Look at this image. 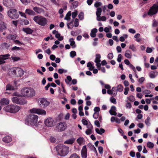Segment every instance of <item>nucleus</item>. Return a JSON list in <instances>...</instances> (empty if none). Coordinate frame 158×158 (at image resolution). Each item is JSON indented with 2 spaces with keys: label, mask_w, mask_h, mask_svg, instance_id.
I'll list each match as a JSON object with an SVG mask.
<instances>
[{
  "label": "nucleus",
  "mask_w": 158,
  "mask_h": 158,
  "mask_svg": "<svg viewBox=\"0 0 158 158\" xmlns=\"http://www.w3.org/2000/svg\"><path fill=\"white\" fill-rule=\"evenodd\" d=\"M11 58L14 61H16L19 60H20V58L18 57H14L11 56Z\"/></svg>",
  "instance_id": "5fc2aeb1"
},
{
  "label": "nucleus",
  "mask_w": 158,
  "mask_h": 158,
  "mask_svg": "<svg viewBox=\"0 0 158 158\" xmlns=\"http://www.w3.org/2000/svg\"><path fill=\"white\" fill-rule=\"evenodd\" d=\"M71 15V11L68 12L66 15V16L64 18V19L68 20H70V16Z\"/></svg>",
  "instance_id": "4c0bfd02"
},
{
  "label": "nucleus",
  "mask_w": 158,
  "mask_h": 158,
  "mask_svg": "<svg viewBox=\"0 0 158 158\" xmlns=\"http://www.w3.org/2000/svg\"><path fill=\"white\" fill-rule=\"evenodd\" d=\"M39 101L40 103V105L41 107H43V108L47 106L50 103V102L48 101L46 99L43 98H40Z\"/></svg>",
  "instance_id": "f8f14e48"
},
{
  "label": "nucleus",
  "mask_w": 158,
  "mask_h": 158,
  "mask_svg": "<svg viewBox=\"0 0 158 158\" xmlns=\"http://www.w3.org/2000/svg\"><path fill=\"white\" fill-rule=\"evenodd\" d=\"M9 100L8 99L3 98L0 101V103L2 105H7L9 103Z\"/></svg>",
  "instance_id": "aec40b11"
},
{
  "label": "nucleus",
  "mask_w": 158,
  "mask_h": 158,
  "mask_svg": "<svg viewBox=\"0 0 158 158\" xmlns=\"http://www.w3.org/2000/svg\"><path fill=\"white\" fill-rule=\"evenodd\" d=\"M72 81V78L69 76H68L67 77V79L65 80V81L66 83L67 84H69L70 81Z\"/></svg>",
  "instance_id": "e433bc0d"
},
{
  "label": "nucleus",
  "mask_w": 158,
  "mask_h": 158,
  "mask_svg": "<svg viewBox=\"0 0 158 158\" xmlns=\"http://www.w3.org/2000/svg\"><path fill=\"white\" fill-rule=\"evenodd\" d=\"M8 16L11 19H17L19 16L17 10L15 9H10L7 12Z\"/></svg>",
  "instance_id": "423d86ee"
},
{
  "label": "nucleus",
  "mask_w": 158,
  "mask_h": 158,
  "mask_svg": "<svg viewBox=\"0 0 158 158\" xmlns=\"http://www.w3.org/2000/svg\"><path fill=\"white\" fill-rule=\"evenodd\" d=\"M99 116V113L94 112L93 115V117L95 119H96L98 118Z\"/></svg>",
  "instance_id": "6e6d98bb"
},
{
  "label": "nucleus",
  "mask_w": 158,
  "mask_h": 158,
  "mask_svg": "<svg viewBox=\"0 0 158 158\" xmlns=\"http://www.w3.org/2000/svg\"><path fill=\"white\" fill-rule=\"evenodd\" d=\"M12 140L11 137L9 136H6L5 137L3 138L2 140L4 142L6 143H9L11 142Z\"/></svg>",
  "instance_id": "412c9836"
},
{
  "label": "nucleus",
  "mask_w": 158,
  "mask_h": 158,
  "mask_svg": "<svg viewBox=\"0 0 158 158\" xmlns=\"http://www.w3.org/2000/svg\"><path fill=\"white\" fill-rule=\"evenodd\" d=\"M38 117L37 115L33 114H30L27 117V120L28 123L31 125H34L36 127L38 126L39 124L42 123L40 121L37 123Z\"/></svg>",
  "instance_id": "7ed1b4c3"
},
{
  "label": "nucleus",
  "mask_w": 158,
  "mask_h": 158,
  "mask_svg": "<svg viewBox=\"0 0 158 158\" xmlns=\"http://www.w3.org/2000/svg\"><path fill=\"white\" fill-rule=\"evenodd\" d=\"M3 3L5 6L9 8L12 7L14 5L12 0H3Z\"/></svg>",
  "instance_id": "ddd939ff"
},
{
  "label": "nucleus",
  "mask_w": 158,
  "mask_h": 158,
  "mask_svg": "<svg viewBox=\"0 0 158 158\" xmlns=\"http://www.w3.org/2000/svg\"><path fill=\"white\" fill-rule=\"evenodd\" d=\"M116 108L114 106H112L111 107L110 110H109V113L112 115H116L117 113L115 110H116Z\"/></svg>",
  "instance_id": "a211bd4d"
},
{
  "label": "nucleus",
  "mask_w": 158,
  "mask_h": 158,
  "mask_svg": "<svg viewBox=\"0 0 158 158\" xmlns=\"http://www.w3.org/2000/svg\"><path fill=\"white\" fill-rule=\"evenodd\" d=\"M122 57V56L121 55V54H119L118 55V58L117 59V60L118 62H121Z\"/></svg>",
  "instance_id": "4d7b16f0"
},
{
  "label": "nucleus",
  "mask_w": 158,
  "mask_h": 158,
  "mask_svg": "<svg viewBox=\"0 0 158 158\" xmlns=\"http://www.w3.org/2000/svg\"><path fill=\"white\" fill-rule=\"evenodd\" d=\"M58 154L61 156L66 155L69 152V148L62 144H59L56 147Z\"/></svg>",
  "instance_id": "f257e3e1"
},
{
  "label": "nucleus",
  "mask_w": 158,
  "mask_h": 158,
  "mask_svg": "<svg viewBox=\"0 0 158 158\" xmlns=\"http://www.w3.org/2000/svg\"><path fill=\"white\" fill-rule=\"evenodd\" d=\"M158 12V2L153 4L152 6L150 7L148 11V14L150 15H152L156 14Z\"/></svg>",
  "instance_id": "0eeeda50"
},
{
  "label": "nucleus",
  "mask_w": 158,
  "mask_h": 158,
  "mask_svg": "<svg viewBox=\"0 0 158 158\" xmlns=\"http://www.w3.org/2000/svg\"><path fill=\"white\" fill-rule=\"evenodd\" d=\"M75 140L74 139H69L67 140L64 142L65 143L68 144H72L73 143Z\"/></svg>",
  "instance_id": "c9c22d12"
},
{
  "label": "nucleus",
  "mask_w": 158,
  "mask_h": 158,
  "mask_svg": "<svg viewBox=\"0 0 158 158\" xmlns=\"http://www.w3.org/2000/svg\"><path fill=\"white\" fill-rule=\"evenodd\" d=\"M98 150L99 152V153L100 154H102L103 153V148L101 146H99L98 148Z\"/></svg>",
  "instance_id": "e2e57ef3"
},
{
  "label": "nucleus",
  "mask_w": 158,
  "mask_h": 158,
  "mask_svg": "<svg viewBox=\"0 0 158 158\" xmlns=\"http://www.w3.org/2000/svg\"><path fill=\"white\" fill-rule=\"evenodd\" d=\"M76 53L75 51H72L70 52V56L71 57L73 58L76 55Z\"/></svg>",
  "instance_id": "603ef678"
},
{
  "label": "nucleus",
  "mask_w": 158,
  "mask_h": 158,
  "mask_svg": "<svg viewBox=\"0 0 158 158\" xmlns=\"http://www.w3.org/2000/svg\"><path fill=\"white\" fill-rule=\"evenodd\" d=\"M14 89V87L9 84L7 85L6 86V90H13Z\"/></svg>",
  "instance_id": "ea45409f"
},
{
  "label": "nucleus",
  "mask_w": 158,
  "mask_h": 158,
  "mask_svg": "<svg viewBox=\"0 0 158 158\" xmlns=\"http://www.w3.org/2000/svg\"><path fill=\"white\" fill-rule=\"evenodd\" d=\"M69 158H80V156L76 153L72 154Z\"/></svg>",
  "instance_id": "37998d69"
},
{
  "label": "nucleus",
  "mask_w": 158,
  "mask_h": 158,
  "mask_svg": "<svg viewBox=\"0 0 158 158\" xmlns=\"http://www.w3.org/2000/svg\"><path fill=\"white\" fill-rule=\"evenodd\" d=\"M74 39L73 38H71L69 39V41L70 43V45L72 47V48H75L76 47V45L75 44V43L74 41Z\"/></svg>",
  "instance_id": "c85d7f7f"
},
{
  "label": "nucleus",
  "mask_w": 158,
  "mask_h": 158,
  "mask_svg": "<svg viewBox=\"0 0 158 158\" xmlns=\"http://www.w3.org/2000/svg\"><path fill=\"white\" fill-rule=\"evenodd\" d=\"M56 127L58 129V131H63L65 130L66 127L64 123H60L57 124Z\"/></svg>",
  "instance_id": "2eb2a0df"
},
{
  "label": "nucleus",
  "mask_w": 158,
  "mask_h": 158,
  "mask_svg": "<svg viewBox=\"0 0 158 158\" xmlns=\"http://www.w3.org/2000/svg\"><path fill=\"white\" fill-rule=\"evenodd\" d=\"M89 128L87 129L85 131V133L87 135H89L92 133V130H93V126L91 123L89 125Z\"/></svg>",
  "instance_id": "f3484780"
},
{
  "label": "nucleus",
  "mask_w": 158,
  "mask_h": 158,
  "mask_svg": "<svg viewBox=\"0 0 158 158\" xmlns=\"http://www.w3.org/2000/svg\"><path fill=\"white\" fill-rule=\"evenodd\" d=\"M158 74V72L156 70H154L153 72L150 73L149 75V76L151 78H154Z\"/></svg>",
  "instance_id": "bb28decb"
},
{
  "label": "nucleus",
  "mask_w": 158,
  "mask_h": 158,
  "mask_svg": "<svg viewBox=\"0 0 158 158\" xmlns=\"http://www.w3.org/2000/svg\"><path fill=\"white\" fill-rule=\"evenodd\" d=\"M150 118L149 117H148L145 121V123L148 126H149L151 124L150 123Z\"/></svg>",
  "instance_id": "a19ab883"
},
{
  "label": "nucleus",
  "mask_w": 158,
  "mask_h": 158,
  "mask_svg": "<svg viewBox=\"0 0 158 158\" xmlns=\"http://www.w3.org/2000/svg\"><path fill=\"white\" fill-rule=\"evenodd\" d=\"M117 90L119 92H121L123 91V87L122 85L119 84L118 85L117 87L116 88Z\"/></svg>",
  "instance_id": "72a5a7b5"
},
{
  "label": "nucleus",
  "mask_w": 158,
  "mask_h": 158,
  "mask_svg": "<svg viewBox=\"0 0 158 158\" xmlns=\"http://www.w3.org/2000/svg\"><path fill=\"white\" fill-rule=\"evenodd\" d=\"M146 86L148 89H152L154 88L155 85L152 83H149L147 84Z\"/></svg>",
  "instance_id": "7c9ffc66"
},
{
  "label": "nucleus",
  "mask_w": 158,
  "mask_h": 158,
  "mask_svg": "<svg viewBox=\"0 0 158 158\" xmlns=\"http://www.w3.org/2000/svg\"><path fill=\"white\" fill-rule=\"evenodd\" d=\"M77 15V12L75 11L72 13V17L73 19H74Z\"/></svg>",
  "instance_id": "864d4df0"
},
{
  "label": "nucleus",
  "mask_w": 158,
  "mask_h": 158,
  "mask_svg": "<svg viewBox=\"0 0 158 158\" xmlns=\"http://www.w3.org/2000/svg\"><path fill=\"white\" fill-rule=\"evenodd\" d=\"M79 25L78 19L76 18L74 22V26L75 27H77Z\"/></svg>",
  "instance_id": "680f3d73"
},
{
  "label": "nucleus",
  "mask_w": 158,
  "mask_h": 158,
  "mask_svg": "<svg viewBox=\"0 0 158 158\" xmlns=\"http://www.w3.org/2000/svg\"><path fill=\"white\" fill-rule=\"evenodd\" d=\"M78 2L77 1H76L72 3V7L73 8H76L78 6Z\"/></svg>",
  "instance_id": "c03bdc74"
},
{
  "label": "nucleus",
  "mask_w": 158,
  "mask_h": 158,
  "mask_svg": "<svg viewBox=\"0 0 158 158\" xmlns=\"http://www.w3.org/2000/svg\"><path fill=\"white\" fill-rule=\"evenodd\" d=\"M30 111L31 113H35L39 114L45 115L46 114V111L40 109L33 108L30 110Z\"/></svg>",
  "instance_id": "9d476101"
},
{
  "label": "nucleus",
  "mask_w": 158,
  "mask_h": 158,
  "mask_svg": "<svg viewBox=\"0 0 158 158\" xmlns=\"http://www.w3.org/2000/svg\"><path fill=\"white\" fill-rule=\"evenodd\" d=\"M7 38L8 39L14 41L16 39V36L15 35L9 34L7 36Z\"/></svg>",
  "instance_id": "cd10ccee"
},
{
  "label": "nucleus",
  "mask_w": 158,
  "mask_h": 158,
  "mask_svg": "<svg viewBox=\"0 0 158 158\" xmlns=\"http://www.w3.org/2000/svg\"><path fill=\"white\" fill-rule=\"evenodd\" d=\"M67 72L66 70H64L63 69H60L58 70V72L59 73L61 74L63 73H66Z\"/></svg>",
  "instance_id": "3c124183"
},
{
  "label": "nucleus",
  "mask_w": 158,
  "mask_h": 158,
  "mask_svg": "<svg viewBox=\"0 0 158 158\" xmlns=\"http://www.w3.org/2000/svg\"><path fill=\"white\" fill-rule=\"evenodd\" d=\"M83 138L82 137H79L77 140V143L80 145H81L83 142Z\"/></svg>",
  "instance_id": "79ce46f5"
},
{
  "label": "nucleus",
  "mask_w": 158,
  "mask_h": 158,
  "mask_svg": "<svg viewBox=\"0 0 158 158\" xmlns=\"http://www.w3.org/2000/svg\"><path fill=\"white\" fill-rule=\"evenodd\" d=\"M73 26V22H71L67 24V27L68 28L71 29Z\"/></svg>",
  "instance_id": "09e8293b"
},
{
  "label": "nucleus",
  "mask_w": 158,
  "mask_h": 158,
  "mask_svg": "<svg viewBox=\"0 0 158 158\" xmlns=\"http://www.w3.org/2000/svg\"><path fill=\"white\" fill-rule=\"evenodd\" d=\"M129 48L131 49L133 51H136V48L134 45H130Z\"/></svg>",
  "instance_id": "774afa93"
},
{
  "label": "nucleus",
  "mask_w": 158,
  "mask_h": 158,
  "mask_svg": "<svg viewBox=\"0 0 158 158\" xmlns=\"http://www.w3.org/2000/svg\"><path fill=\"white\" fill-rule=\"evenodd\" d=\"M3 46L5 47V48L7 49L10 46V44H7L6 43H5L3 44Z\"/></svg>",
  "instance_id": "69168bd1"
},
{
  "label": "nucleus",
  "mask_w": 158,
  "mask_h": 158,
  "mask_svg": "<svg viewBox=\"0 0 158 158\" xmlns=\"http://www.w3.org/2000/svg\"><path fill=\"white\" fill-rule=\"evenodd\" d=\"M14 43L16 44H18L19 45H21L23 44L21 42H20V41H19V40H15L14 41Z\"/></svg>",
  "instance_id": "052dcab7"
},
{
  "label": "nucleus",
  "mask_w": 158,
  "mask_h": 158,
  "mask_svg": "<svg viewBox=\"0 0 158 158\" xmlns=\"http://www.w3.org/2000/svg\"><path fill=\"white\" fill-rule=\"evenodd\" d=\"M45 125L48 127H52L54 125L55 122L54 119L52 118H48L44 121Z\"/></svg>",
  "instance_id": "9b49d317"
},
{
  "label": "nucleus",
  "mask_w": 158,
  "mask_h": 158,
  "mask_svg": "<svg viewBox=\"0 0 158 158\" xmlns=\"http://www.w3.org/2000/svg\"><path fill=\"white\" fill-rule=\"evenodd\" d=\"M33 10L38 14H40L43 12L44 10L43 9L39 7L35 6L33 8Z\"/></svg>",
  "instance_id": "6ab92c4d"
},
{
  "label": "nucleus",
  "mask_w": 158,
  "mask_h": 158,
  "mask_svg": "<svg viewBox=\"0 0 158 158\" xmlns=\"http://www.w3.org/2000/svg\"><path fill=\"white\" fill-rule=\"evenodd\" d=\"M22 49V48L17 47V46H15L14 47H13L11 48V50L12 51H14V50L17 51V50H21Z\"/></svg>",
  "instance_id": "8fccbe9b"
},
{
  "label": "nucleus",
  "mask_w": 158,
  "mask_h": 158,
  "mask_svg": "<svg viewBox=\"0 0 158 158\" xmlns=\"http://www.w3.org/2000/svg\"><path fill=\"white\" fill-rule=\"evenodd\" d=\"M79 18L82 20L84 19V13L83 12H81L78 15Z\"/></svg>",
  "instance_id": "a18cd8bd"
},
{
  "label": "nucleus",
  "mask_w": 158,
  "mask_h": 158,
  "mask_svg": "<svg viewBox=\"0 0 158 158\" xmlns=\"http://www.w3.org/2000/svg\"><path fill=\"white\" fill-rule=\"evenodd\" d=\"M128 99L130 101L132 102H133L135 100V98L132 95L130 96Z\"/></svg>",
  "instance_id": "0e129e2a"
},
{
  "label": "nucleus",
  "mask_w": 158,
  "mask_h": 158,
  "mask_svg": "<svg viewBox=\"0 0 158 158\" xmlns=\"http://www.w3.org/2000/svg\"><path fill=\"white\" fill-rule=\"evenodd\" d=\"M34 21L39 25L41 26H45L47 23V19L41 15H37L33 17Z\"/></svg>",
  "instance_id": "20e7f679"
},
{
  "label": "nucleus",
  "mask_w": 158,
  "mask_h": 158,
  "mask_svg": "<svg viewBox=\"0 0 158 158\" xmlns=\"http://www.w3.org/2000/svg\"><path fill=\"white\" fill-rule=\"evenodd\" d=\"M6 24L3 22H0V31H3L6 28Z\"/></svg>",
  "instance_id": "4be33fe9"
},
{
  "label": "nucleus",
  "mask_w": 158,
  "mask_h": 158,
  "mask_svg": "<svg viewBox=\"0 0 158 158\" xmlns=\"http://www.w3.org/2000/svg\"><path fill=\"white\" fill-rule=\"evenodd\" d=\"M23 31L27 34H32L33 31L32 30L28 27L23 28Z\"/></svg>",
  "instance_id": "a878e982"
},
{
  "label": "nucleus",
  "mask_w": 158,
  "mask_h": 158,
  "mask_svg": "<svg viewBox=\"0 0 158 158\" xmlns=\"http://www.w3.org/2000/svg\"><path fill=\"white\" fill-rule=\"evenodd\" d=\"M5 110L7 112L15 113L20 109V107L16 105L12 104L6 106L4 108Z\"/></svg>",
  "instance_id": "39448f33"
},
{
  "label": "nucleus",
  "mask_w": 158,
  "mask_h": 158,
  "mask_svg": "<svg viewBox=\"0 0 158 158\" xmlns=\"http://www.w3.org/2000/svg\"><path fill=\"white\" fill-rule=\"evenodd\" d=\"M12 101L15 103L23 105L27 103V101L24 99L21 98L14 97L12 98Z\"/></svg>",
  "instance_id": "6e6552de"
},
{
  "label": "nucleus",
  "mask_w": 158,
  "mask_h": 158,
  "mask_svg": "<svg viewBox=\"0 0 158 158\" xmlns=\"http://www.w3.org/2000/svg\"><path fill=\"white\" fill-rule=\"evenodd\" d=\"M110 101L112 103L114 104H116V99L114 98H110Z\"/></svg>",
  "instance_id": "338daca9"
},
{
  "label": "nucleus",
  "mask_w": 158,
  "mask_h": 158,
  "mask_svg": "<svg viewBox=\"0 0 158 158\" xmlns=\"http://www.w3.org/2000/svg\"><path fill=\"white\" fill-rule=\"evenodd\" d=\"M101 56L99 54H97L96 55V58L94 60V62L96 63L100 62L101 61L100 58Z\"/></svg>",
  "instance_id": "c756f323"
},
{
  "label": "nucleus",
  "mask_w": 158,
  "mask_h": 158,
  "mask_svg": "<svg viewBox=\"0 0 158 158\" xmlns=\"http://www.w3.org/2000/svg\"><path fill=\"white\" fill-rule=\"evenodd\" d=\"M29 23V21L26 19H23L21 20V22H20V24L22 25H27Z\"/></svg>",
  "instance_id": "f704fd0d"
},
{
  "label": "nucleus",
  "mask_w": 158,
  "mask_h": 158,
  "mask_svg": "<svg viewBox=\"0 0 158 158\" xmlns=\"http://www.w3.org/2000/svg\"><path fill=\"white\" fill-rule=\"evenodd\" d=\"M147 146L150 148H152L154 147V144L153 143L148 142L147 143Z\"/></svg>",
  "instance_id": "58836bf2"
},
{
  "label": "nucleus",
  "mask_w": 158,
  "mask_h": 158,
  "mask_svg": "<svg viewBox=\"0 0 158 158\" xmlns=\"http://www.w3.org/2000/svg\"><path fill=\"white\" fill-rule=\"evenodd\" d=\"M25 13L31 15H35V12L33 10L30 9H26Z\"/></svg>",
  "instance_id": "b1692460"
},
{
  "label": "nucleus",
  "mask_w": 158,
  "mask_h": 158,
  "mask_svg": "<svg viewBox=\"0 0 158 158\" xmlns=\"http://www.w3.org/2000/svg\"><path fill=\"white\" fill-rule=\"evenodd\" d=\"M152 50L151 48L148 47L146 50V52L148 53H150L152 52Z\"/></svg>",
  "instance_id": "bf43d9fd"
},
{
  "label": "nucleus",
  "mask_w": 158,
  "mask_h": 158,
  "mask_svg": "<svg viewBox=\"0 0 158 158\" xmlns=\"http://www.w3.org/2000/svg\"><path fill=\"white\" fill-rule=\"evenodd\" d=\"M21 2L25 5H27L30 2V0H20Z\"/></svg>",
  "instance_id": "de8ad7c7"
},
{
  "label": "nucleus",
  "mask_w": 158,
  "mask_h": 158,
  "mask_svg": "<svg viewBox=\"0 0 158 158\" xmlns=\"http://www.w3.org/2000/svg\"><path fill=\"white\" fill-rule=\"evenodd\" d=\"M102 12V9L100 7H98L97 9L96 12V15L97 16H99L101 15Z\"/></svg>",
  "instance_id": "473e14b6"
},
{
  "label": "nucleus",
  "mask_w": 158,
  "mask_h": 158,
  "mask_svg": "<svg viewBox=\"0 0 158 158\" xmlns=\"http://www.w3.org/2000/svg\"><path fill=\"white\" fill-rule=\"evenodd\" d=\"M55 37L59 41L62 40L64 39L63 37L61 36L60 34L59 33H57L55 34Z\"/></svg>",
  "instance_id": "2f4dec72"
},
{
  "label": "nucleus",
  "mask_w": 158,
  "mask_h": 158,
  "mask_svg": "<svg viewBox=\"0 0 158 158\" xmlns=\"http://www.w3.org/2000/svg\"><path fill=\"white\" fill-rule=\"evenodd\" d=\"M12 73L14 75L17 77H21L23 74V71L21 68L17 67L13 69L11 71Z\"/></svg>",
  "instance_id": "1a4fd4ad"
},
{
  "label": "nucleus",
  "mask_w": 158,
  "mask_h": 158,
  "mask_svg": "<svg viewBox=\"0 0 158 158\" xmlns=\"http://www.w3.org/2000/svg\"><path fill=\"white\" fill-rule=\"evenodd\" d=\"M10 56L9 54L0 55V65L5 63V60L8 59Z\"/></svg>",
  "instance_id": "4468645a"
},
{
  "label": "nucleus",
  "mask_w": 158,
  "mask_h": 158,
  "mask_svg": "<svg viewBox=\"0 0 158 158\" xmlns=\"http://www.w3.org/2000/svg\"><path fill=\"white\" fill-rule=\"evenodd\" d=\"M98 32L97 28H93L91 31L90 35L92 37H94L96 36V33Z\"/></svg>",
  "instance_id": "5701e85b"
},
{
  "label": "nucleus",
  "mask_w": 158,
  "mask_h": 158,
  "mask_svg": "<svg viewBox=\"0 0 158 158\" xmlns=\"http://www.w3.org/2000/svg\"><path fill=\"white\" fill-rule=\"evenodd\" d=\"M81 155L82 158H86L87 157V150L86 146H84L82 149Z\"/></svg>",
  "instance_id": "dca6fc26"
},
{
  "label": "nucleus",
  "mask_w": 158,
  "mask_h": 158,
  "mask_svg": "<svg viewBox=\"0 0 158 158\" xmlns=\"http://www.w3.org/2000/svg\"><path fill=\"white\" fill-rule=\"evenodd\" d=\"M94 112L95 113H99L100 111V108L98 107H95L94 109Z\"/></svg>",
  "instance_id": "13d9d810"
},
{
  "label": "nucleus",
  "mask_w": 158,
  "mask_h": 158,
  "mask_svg": "<svg viewBox=\"0 0 158 158\" xmlns=\"http://www.w3.org/2000/svg\"><path fill=\"white\" fill-rule=\"evenodd\" d=\"M21 94L24 97H32L35 95V92L32 88L25 87L22 89Z\"/></svg>",
  "instance_id": "f03ea898"
},
{
  "label": "nucleus",
  "mask_w": 158,
  "mask_h": 158,
  "mask_svg": "<svg viewBox=\"0 0 158 158\" xmlns=\"http://www.w3.org/2000/svg\"><path fill=\"white\" fill-rule=\"evenodd\" d=\"M102 3L99 2H96L94 4V6L96 8L102 5Z\"/></svg>",
  "instance_id": "49530a36"
},
{
  "label": "nucleus",
  "mask_w": 158,
  "mask_h": 158,
  "mask_svg": "<svg viewBox=\"0 0 158 158\" xmlns=\"http://www.w3.org/2000/svg\"><path fill=\"white\" fill-rule=\"evenodd\" d=\"M125 56L127 58H131L132 57V55L131 53V51L129 50L126 51L125 54Z\"/></svg>",
  "instance_id": "393cba45"
}]
</instances>
